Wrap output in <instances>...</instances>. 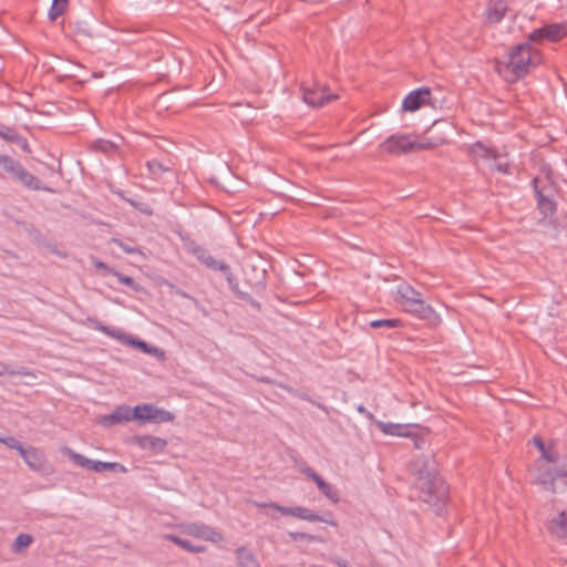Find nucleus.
<instances>
[{
  "label": "nucleus",
  "mask_w": 567,
  "mask_h": 567,
  "mask_svg": "<svg viewBox=\"0 0 567 567\" xmlns=\"http://www.w3.org/2000/svg\"><path fill=\"white\" fill-rule=\"evenodd\" d=\"M289 536L295 542H302V540L313 542V540L317 539V537L313 536V535H310V534H307V533H300V532H291V533H289Z\"/></svg>",
  "instance_id": "nucleus-47"
},
{
  "label": "nucleus",
  "mask_w": 567,
  "mask_h": 567,
  "mask_svg": "<svg viewBox=\"0 0 567 567\" xmlns=\"http://www.w3.org/2000/svg\"><path fill=\"white\" fill-rule=\"evenodd\" d=\"M549 530L558 536L567 535V515L566 512L559 513L557 517L550 520Z\"/></svg>",
  "instance_id": "nucleus-23"
},
{
  "label": "nucleus",
  "mask_w": 567,
  "mask_h": 567,
  "mask_svg": "<svg viewBox=\"0 0 567 567\" xmlns=\"http://www.w3.org/2000/svg\"><path fill=\"white\" fill-rule=\"evenodd\" d=\"M95 266H96V268H99V269H103V270H107V269H109V267L106 266V264H104V262H102V261H97V262L95 264Z\"/></svg>",
  "instance_id": "nucleus-59"
},
{
  "label": "nucleus",
  "mask_w": 567,
  "mask_h": 567,
  "mask_svg": "<svg viewBox=\"0 0 567 567\" xmlns=\"http://www.w3.org/2000/svg\"><path fill=\"white\" fill-rule=\"evenodd\" d=\"M32 542L33 537L30 534L21 533L16 537L11 549L13 553H21L23 549L28 548Z\"/></svg>",
  "instance_id": "nucleus-30"
},
{
  "label": "nucleus",
  "mask_w": 567,
  "mask_h": 567,
  "mask_svg": "<svg viewBox=\"0 0 567 567\" xmlns=\"http://www.w3.org/2000/svg\"><path fill=\"white\" fill-rule=\"evenodd\" d=\"M161 284H162V285L167 286V287L169 288V292H171V293H175V295L181 296V297H183V298H187V299H190V300L195 301V298H193L192 296H189V295H188L187 292H185L184 290H182V289L177 288L175 285L171 284L169 281H167V280L163 279Z\"/></svg>",
  "instance_id": "nucleus-45"
},
{
  "label": "nucleus",
  "mask_w": 567,
  "mask_h": 567,
  "mask_svg": "<svg viewBox=\"0 0 567 567\" xmlns=\"http://www.w3.org/2000/svg\"><path fill=\"white\" fill-rule=\"evenodd\" d=\"M236 557L238 560V567H259L254 553L246 547L237 548Z\"/></svg>",
  "instance_id": "nucleus-21"
},
{
  "label": "nucleus",
  "mask_w": 567,
  "mask_h": 567,
  "mask_svg": "<svg viewBox=\"0 0 567 567\" xmlns=\"http://www.w3.org/2000/svg\"><path fill=\"white\" fill-rule=\"evenodd\" d=\"M99 330L103 331L107 336H111L113 338H116V339L121 340L125 344H132L136 349L142 350V340L141 339L125 336L121 331H117L115 329L109 328V327L103 326V324L99 326Z\"/></svg>",
  "instance_id": "nucleus-20"
},
{
  "label": "nucleus",
  "mask_w": 567,
  "mask_h": 567,
  "mask_svg": "<svg viewBox=\"0 0 567 567\" xmlns=\"http://www.w3.org/2000/svg\"><path fill=\"white\" fill-rule=\"evenodd\" d=\"M14 375V374H20V372H16L13 370H10L7 365H1L0 367V375Z\"/></svg>",
  "instance_id": "nucleus-54"
},
{
  "label": "nucleus",
  "mask_w": 567,
  "mask_h": 567,
  "mask_svg": "<svg viewBox=\"0 0 567 567\" xmlns=\"http://www.w3.org/2000/svg\"><path fill=\"white\" fill-rule=\"evenodd\" d=\"M202 265L210 270L220 271L223 274L230 268L228 264L224 262L223 260L215 259L210 254L209 256L205 257Z\"/></svg>",
  "instance_id": "nucleus-33"
},
{
  "label": "nucleus",
  "mask_w": 567,
  "mask_h": 567,
  "mask_svg": "<svg viewBox=\"0 0 567 567\" xmlns=\"http://www.w3.org/2000/svg\"><path fill=\"white\" fill-rule=\"evenodd\" d=\"M536 481L539 485L543 486V488L550 491L553 493L556 492V476L551 467L540 471Z\"/></svg>",
  "instance_id": "nucleus-22"
},
{
  "label": "nucleus",
  "mask_w": 567,
  "mask_h": 567,
  "mask_svg": "<svg viewBox=\"0 0 567 567\" xmlns=\"http://www.w3.org/2000/svg\"><path fill=\"white\" fill-rule=\"evenodd\" d=\"M113 241H114L115 244H117L120 247H122L126 252H133V251H135V250H136L135 248H131V247L124 246V245L122 244V241H121V240H118V239H113Z\"/></svg>",
  "instance_id": "nucleus-57"
},
{
  "label": "nucleus",
  "mask_w": 567,
  "mask_h": 567,
  "mask_svg": "<svg viewBox=\"0 0 567 567\" xmlns=\"http://www.w3.org/2000/svg\"><path fill=\"white\" fill-rule=\"evenodd\" d=\"M182 530L183 533L189 536H194L205 540L216 542L221 538L219 533H217L214 528L205 524L192 523L183 525Z\"/></svg>",
  "instance_id": "nucleus-12"
},
{
  "label": "nucleus",
  "mask_w": 567,
  "mask_h": 567,
  "mask_svg": "<svg viewBox=\"0 0 567 567\" xmlns=\"http://www.w3.org/2000/svg\"><path fill=\"white\" fill-rule=\"evenodd\" d=\"M167 446V441L153 435H144V450L147 449L154 453H159Z\"/></svg>",
  "instance_id": "nucleus-25"
},
{
  "label": "nucleus",
  "mask_w": 567,
  "mask_h": 567,
  "mask_svg": "<svg viewBox=\"0 0 567 567\" xmlns=\"http://www.w3.org/2000/svg\"><path fill=\"white\" fill-rule=\"evenodd\" d=\"M495 168L502 173H507L508 172V165L505 163H497L495 164Z\"/></svg>",
  "instance_id": "nucleus-56"
},
{
  "label": "nucleus",
  "mask_w": 567,
  "mask_h": 567,
  "mask_svg": "<svg viewBox=\"0 0 567 567\" xmlns=\"http://www.w3.org/2000/svg\"><path fill=\"white\" fill-rule=\"evenodd\" d=\"M534 445L539 450L542 457L545 458L549 463H557L559 460V455L557 452L546 447L544 441L539 436L533 437Z\"/></svg>",
  "instance_id": "nucleus-24"
},
{
  "label": "nucleus",
  "mask_w": 567,
  "mask_h": 567,
  "mask_svg": "<svg viewBox=\"0 0 567 567\" xmlns=\"http://www.w3.org/2000/svg\"><path fill=\"white\" fill-rule=\"evenodd\" d=\"M4 439H6V436L0 433V443L3 444Z\"/></svg>",
  "instance_id": "nucleus-64"
},
{
  "label": "nucleus",
  "mask_w": 567,
  "mask_h": 567,
  "mask_svg": "<svg viewBox=\"0 0 567 567\" xmlns=\"http://www.w3.org/2000/svg\"><path fill=\"white\" fill-rule=\"evenodd\" d=\"M431 90L430 87L422 86L410 92L402 102V110L405 112H415L425 104H431Z\"/></svg>",
  "instance_id": "nucleus-7"
},
{
  "label": "nucleus",
  "mask_w": 567,
  "mask_h": 567,
  "mask_svg": "<svg viewBox=\"0 0 567 567\" xmlns=\"http://www.w3.org/2000/svg\"><path fill=\"white\" fill-rule=\"evenodd\" d=\"M12 143H16L22 151H24L27 153L31 152L27 138H24L23 136H21L19 134L14 137Z\"/></svg>",
  "instance_id": "nucleus-49"
},
{
  "label": "nucleus",
  "mask_w": 567,
  "mask_h": 567,
  "mask_svg": "<svg viewBox=\"0 0 567 567\" xmlns=\"http://www.w3.org/2000/svg\"><path fill=\"white\" fill-rule=\"evenodd\" d=\"M157 150L161 151L159 156H162L164 153L168 155V152L166 151L165 146L159 144L157 141L153 140L152 137H147V142H144V157L147 158H156L155 155Z\"/></svg>",
  "instance_id": "nucleus-26"
},
{
  "label": "nucleus",
  "mask_w": 567,
  "mask_h": 567,
  "mask_svg": "<svg viewBox=\"0 0 567 567\" xmlns=\"http://www.w3.org/2000/svg\"><path fill=\"white\" fill-rule=\"evenodd\" d=\"M412 144L414 145V152L417 151H425V150H432L437 147L439 145L443 144V140H435L432 141L427 137L421 138L420 141H413Z\"/></svg>",
  "instance_id": "nucleus-36"
},
{
  "label": "nucleus",
  "mask_w": 567,
  "mask_h": 567,
  "mask_svg": "<svg viewBox=\"0 0 567 567\" xmlns=\"http://www.w3.org/2000/svg\"><path fill=\"white\" fill-rule=\"evenodd\" d=\"M302 473L308 477V478H312V476L317 473L312 467H306L302 470Z\"/></svg>",
  "instance_id": "nucleus-55"
},
{
  "label": "nucleus",
  "mask_w": 567,
  "mask_h": 567,
  "mask_svg": "<svg viewBox=\"0 0 567 567\" xmlns=\"http://www.w3.org/2000/svg\"><path fill=\"white\" fill-rule=\"evenodd\" d=\"M538 52L529 42H522L512 48L504 59H496L495 69L508 83L523 79L532 65H537Z\"/></svg>",
  "instance_id": "nucleus-2"
},
{
  "label": "nucleus",
  "mask_w": 567,
  "mask_h": 567,
  "mask_svg": "<svg viewBox=\"0 0 567 567\" xmlns=\"http://www.w3.org/2000/svg\"><path fill=\"white\" fill-rule=\"evenodd\" d=\"M130 421L142 422V404H137L134 408L118 405L112 413L100 415L96 420L97 424L104 427L125 424Z\"/></svg>",
  "instance_id": "nucleus-3"
},
{
  "label": "nucleus",
  "mask_w": 567,
  "mask_h": 567,
  "mask_svg": "<svg viewBox=\"0 0 567 567\" xmlns=\"http://www.w3.org/2000/svg\"><path fill=\"white\" fill-rule=\"evenodd\" d=\"M3 444L9 449L17 450L19 454L21 453V450L24 449L22 443L13 436H6Z\"/></svg>",
  "instance_id": "nucleus-46"
},
{
  "label": "nucleus",
  "mask_w": 567,
  "mask_h": 567,
  "mask_svg": "<svg viewBox=\"0 0 567 567\" xmlns=\"http://www.w3.org/2000/svg\"><path fill=\"white\" fill-rule=\"evenodd\" d=\"M143 213H144V215H147V216H155V220L152 221V225L157 230H159L161 228H164V226H165V218L161 214V209L159 208H153V207H151L148 205L147 206L144 205Z\"/></svg>",
  "instance_id": "nucleus-34"
},
{
  "label": "nucleus",
  "mask_w": 567,
  "mask_h": 567,
  "mask_svg": "<svg viewBox=\"0 0 567 567\" xmlns=\"http://www.w3.org/2000/svg\"><path fill=\"white\" fill-rule=\"evenodd\" d=\"M258 506L274 508L285 516H295L308 522H322L332 526L337 525L336 522L332 519L331 514L319 515L303 506L288 507L279 505L277 503H260L258 504Z\"/></svg>",
  "instance_id": "nucleus-4"
},
{
  "label": "nucleus",
  "mask_w": 567,
  "mask_h": 567,
  "mask_svg": "<svg viewBox=\"0 0 567 567\" xmlns=\"http://www.w3.org/2000/svg\"><path fill=\"white\" fill-rule=\"evenodd\" d=\"M144 353L154 357L156 359V361H158V362H165V360H166V352L163 349H161L156 346L150 344L145 341H144Z\"/></svg>",
  "instance_id": "nucleus-38"
},
{
  "label": "nucleus",
  "mask_w": 567,
  "mask_h": 567,
  "mask_svg": "<svg viewBox=\"0 0 567 567\" xmlns=\"http://www.w3.org/2000/svg\"><path fill=\"white\" fill-rule=\"evenodd\" d=\"M133 441L142 446V436H134Z\"/></svg>",
  "instance_id": "nucleus-61"
},
{
  "label": "nucleus",
  "mask_w": 567,
  "mask_h": 567,
  "mask_svg": "<svg viewBox=\"0 0 567 567\" xmlns=\"http://www.w3.org/2000/svg\"><path fill=\"white\" fill-rule=\"evenodd\" d=\"M398 301L403 306L408 307L414 300L421 298V293L408 284L400 285L396 289Z\"/></svg>",
  "instance_id": "nucleus-17"
},
{
  "label": "nucleus",
  "mask_w": 567,
  "mask_h": 567,
  "mask_svg": "<svg viewBox=\"0 0 567 567\" xmlns=\"http://www.w3.org/2000/svg\"><path fill=\"white\" fill-rule=\"evenodd\" d=\"M472 151L474 153H478L482 157H493V158H496V154H494V152H492L491 150L486 148L481 142H477L475 143L473 146H472Z\"/></svg>",
  "instance_id": "nucleus-44"
},
{
  "label": "nucleus",
  "mask_w": 567,
  "mask_h": 567,
  "mask_svg": "<svg viewBox=\"0 0 567 567\" xmlns=\"http://www.w3.org/2000/svg\"><path fill=\"white\" fill-rule=\"evenodd\" d=\"M547 34V40L558 41L565 35V29L563 24L553 23L544 25Z\"/></svg>",
  "instance_id": "nucleus-32"
},
{
  "label": "nucleus",
  "mask_w": 567,
  "mask_h": 567,
  "mask_svg": "<svg viewBox=\"0 0 567 567\" xmlns=\"http://www.w3.org/2000/svg\"><path fill=\"white\" fill-rule=\"evenodd\" d=\"M165 539H168L173 542L174 544L178 545L183 549L189 551V553H199L204 550V547L200 545H194L190 540L183 539L175 535H165Z\"/></svg>",
  "instance_id": "nucleus-27"
},
{
  "label": "nucleus",
  "mask_w": 567,
  "mask_h": 567,
  "mask_svg": "<svg viewBox=\"0 0 567 567\" xmlns=\"http://www.w3.org/2000/svg\"><path fill=\"white\" fill-rule=\"evenodd\" d=\"M224 276L231 291L241 300V295H247V292H244L239 289L238 281L234 274L231 272V269L229 268L226 272H224Z\"/></svg>",
  "instance_id": "nucleus-39"
},
{
  "label": "nucleus",
  "mask_w": 567,
  "mask_h": 567,
  "mask_svg": "<svg viewBox=\"0 0 567 567\" xmlns=\"http://www.w3.org/2000/svg\"><path fill=\"white\" fill-rule=\"evenodd\" d=\"M69 456L70 458L79 466L81 467H85V468H89L91 470L92 468V464H93V460H90L87 457H85L84 455H81L79 453H75L74 451L72 450H69Z\"/></svg>",
  "instance_id": "nucleus-40"
},
{
  "label": "nucleus",
  "mask_w": 567,
  "mask_h": 567,
  "mask_svg": "<svg viewBox=\"0 0 567 567\" xmlns=\"http://www.w3.org/2000/svg\"><path fill=\"white\" fill-rule=\"evenodd\" d=\"M378 427L388 435L394 436H411V429L419 427L416 424H396L390 422H378Z\"/></svg>",
  "instance_id": "nucleus-14"
},
{
  "label": "nucleus",
  "mask_w": 567,
  "mask_h": 567,
  "mask_svg": "<svg viewBox=\"0 0 567 567\" xmlns=\"http://www.w3.org/2000/svg\"><path fill=\"white\" fill-rule=\"evenodd\" d=\"M317 487L328 499L332 503L337 504L340 501L339 492L333 488L329 483H327L323 478L318 482Z\"/></svg>",
  "instance_id": "nucleus-28"
},
{
  "label": "nucleus",
  "mask_w": 567,
  "mask_h": 567,
  "mask_svg": "<svg viewBox=\"0 0 567 567\" xmlns=\"http://www.w3.org/2000/svg\"><path fill=\"white\" fill-rule=\"evenodd\" d=\"M0 167L3 168L14 181L20 176L23 165L10 157L9 155H0Z\"/></svg>",
  "instance_id": "nucleus-18"
},
{
  "label": "nucleus",
  "mask_w": 567,
  "mask_h": 567,
  "mask_svg": "<svg viewBox=\"0 0 567 567\" xmlns=\"http://www.w3.org/2000/svg\"><path fill=\"white\" fill-rule=\"evenodd\" d=\"M92 471L96 473H101L104 471H120L125 472V467L115 462H102V461H93Z\"/></svg>",
  "instance_id": "nucleus-29"
},
{
  "label": "nucleus",
  "mask_w": 567,
  "mask_h": 567,
  "mask_svg": "<svg viewBox=\"0 0 567 567\" xmlns=\"http://www.w3.org/2000/svg\"><path fill=\"white\" fill-rule=\"evenodd\" d=\"M544 40H547V34L545 31V27L538 28L530 32L527 37V41L532 45L533 43H542Z\"/></svg>",
  "instance_id": "nucleus-41"
},
{
  "label": "nucleus",
  "mask_w": 567,
  "mask_h": 567,
  "mask_svg": "<svg viewBox=\"0 0 567 567\" xmlns=\"http://www.w3.org/2000/svg\"><path fill=\"white\" fill-rule=\"evenodd\" d=\"M171 164V159L165 153L162 156H158V158H147L146 167L148 171V177L154 181H158L163 174L172 171Z\"/></svg>",
  "instance_id": "nucleus-13"
},
{
  "label": "nucleus",
  "mask_w": 567,
  "mask_h": 567,
  "mask_svg": "<svg viewBox=\"0 0 567 567\" xmlns=\"http://www.w3.org/2000/svg\"><path fill=\"white\" fill-rule=\"evenodd\" d=\"M161 59H162V55H156L153 60H154L155 62H157V61H159Z\"/></svg>",
  "instance_id": "nucleus-63"
},
{
  "label": "nucleus",
  "mask_w": 567,
  "mask_h": 567,
  "mask_svg": "<svg viewBox=\"0 0 567 567\" xmlns=\"http://www.w3.org/2000/svg\"><path fill=\"white\" fill-rule=\"evenodd\" d=\"M404 309L417 318L426 321L430 326L435 327L441 322V318L435 312V310L430 305H426L421 298L414 300V302L408 307H404Z\"/></svg>",
  "instance_id": "nucleus-9"
},
{
  "label": "nucleus",
  "mask_w": 567,
  "mask_h": 567,
  "mask_svg": "<svg viewBox=\"0 0 567 567\" xmlns=\"http://www.w3.org/2000/svg\"><path fill=\"white\" fill-rule=\"evenodd\" d=\"M534 193L537 200V209L539 214L543 216V220L549 219L551 223V218L557 210V202L553 198L550 194L546 193L545 187H539V178L535 177L533 179Z\"/></svg>",
  "instance_id": "nucleus-6"
},
{
  "label": "nucleus",
  "mask_w": 567,
  "mask_h": 567,
  "mask_svg": "<svg viewBox=\"0 0 567 567\" xmlns=\"http://www.w3.org/2000/svg\"><path fill=\"white\" fill-rule=\"evenodd\" d=\"M334 563L338 565V567H348V563L343 559H337Z\"/></svg>",
  "instance_id": "nucleus-58"
},
{
  "label": "nucleus",
  "mask_w": 567,
  "mask_h": 567,
  "mask_svg": "<svg viewBox=\"0 0 567 567\" xmlns=\"http://www.w3.org/2000/svg\"><path fill=\"white\" fill-rule=\"evenodd\" d=\"M241 300L248 302L249 305H251V307H254L257 311L261 310L260 302L256 301L249 293L241 295Z\"/></svg>",
  "instance_id": "nucleus-51"
},
{
  "label": "nucleus",
  "mask_w": 567,
  "mask_h": 567,
  "mask_svg": "<svg viewBox=\"0 0 567 567\" xmlns=\"http://www.w3.org/2000/svg\"><path fill=\"white\" fill-rule=\"evenodd\" d=\"M155 74H156V76H164V75H166V74L162 71V69L156 70Z\"/></svg>",
  "instance_id": "nucleus-62"
},
{
  "label": "nucleus",
  "mask_w": 567,
  "mask_h": 567,
  "mask_svg": "<svg viewBox=\"0 0 567 567\" xmlns=\"http://www.w3.org/2000/svg\"><path fill=\"white\" fill-rule=\"evenodd\" d=\"M401 326L400 319H378L370 322V327L373 329H394Z\"/></svg>",
  "instance_id": "nucleus-35"
},
{
  "label": "nucleus",
  "mask_w": 567,
  "mask_h": 567,
  "mask_svg": "<svg viewBox=\"0 0 567 567\" xmlns=\"http://www.w3.org/2000/svg\"><path fill=\"white\" fill-rule=\"evenodd\" d=\"M507 10V6L504 0H492L487 9V19L492 23L499 22Z\"/></svg>",
  "instance_id": "nucleus-19"
},
{
  "label": "nucleus",
  "mask_w": 567,
  "mask_h": 567,
  "mask_svg": "<svg viewBox=\"0 0 567 567\" xmlns=\"http://www.w3.org/2000/svg\"><path fill=\"white\" fill-rule=\"evenodd\" d=\"M20 456L32 471L42 474L49 473V466L45 460V455L39 449L33 446L24 447L23 450H21Z\"/></svg>",
  "instance_id": "nucleus-8"
},
{
  "label": "nucleus",
  "mask_w": 567,
  "mask_h": 567,
  "mask_svg": "<svg viewBox=\"0 0 567 567\" xmlns=\"http://www.w3.org/2000/svg\"><path fill=\"white\" fill-rule=\"evenodd\" d=\"M74 34L79 38L90 39L92 38V32L89 23L86 21H75L73 23Z\"/></svg>",
  "instance_id": "nucleus-37"
},
{
  "label": "nucleus",
  "mask_w": 567,
  "mask_h": 567,
  "mask_svg": "<svg viewBox=\"0 0 567 567\" xmlns=\"http://www.w3.org/2000/svg\"><path fill=\"white\" fill-rule=\"evenodd\" d=\"M303 101L311 106H322L326 103L336 100L337 94H328L327 87L320 90L310 86L301 85Z\"/></svg>",
  "instance_id": "nucleus-10"
},
{
  "label": "nucleus",
  "mask_w": 567,
  "mask_h": 567,
  "mask_svg": "<svg viewBox=\"0 0 567 567\" xmlns=\"http://www.w3.org/2000/svg\"><path fill=\"white\" fill-rule=\"evenodd\" d=\"M410 437L413 440L415 449L420 450L425 444V441L421 436H419L417 434H415L413 432H412V435Z\"/></svg>",
  "instance_id": "nucleus-52"
},
{
  "label": "nucleus",
  "mask_w": 567,
  "mask_h": 567,
  "mask_svg": "<svg viewBox=\"0 0 567 567\" xmlns=\"http://www.w3.org/2000/svg\"><path fill=\"white\" fill-rule=\"evenodd\" d=\"M413 472L416 475L420 498L434 507L437 515H441L449 495V486L439 476L435 467L425 457L419 458L413 464Z\"/></svg>",
  "instance_id": "nucleus-1"
},
{
  "label": "nucleus",
  "mask_w": 567,
  "mask_h": 567,
  "mask_svg": "<svg viewBox=\"0 0 567 567\" xmlns=\"http://www.w3.org/2000/svg\"><path fill=\"white\" fill-rule=\"evenodd\" d=\"M181 239L183 241L184 249L193 255L200 264L204 262L205 257L209 256L207 249L198 245L194 239H192L188 235H182Z\"/></svg>",
  "instance_id": "nucleus-16"
},
{
  "label": "nucleus",
  "mask_w": 567,
  "mask_h": 567,
  "mask_svg": "<svg viewBox=\"0 0 567 567\" xmlns=\"http://www.w3.org/2000/svg\"><path fill=\"white\" fill-rule=\"evenodd\" d=\"M554 471V474L556 476V481L557 480H567V465L564 464L561 466H555L551 468Z\"/></svg>",
  "instance_id": "nucleus-50"
},
{
  "label": "nucleus",
  "mask_w": 567,
  "mask_h": 567,
  "mask_svg": "<svg viewBox=\"0 0 567 567\" xmlns=\"http://www.w3.org/2000/svg\"><path fill=\"white\" fill-rule=\"evenodd\" d=\"M321 480H322V477H321L318 473H316V474L312 476V478H311V481H313V482L316 483V485H317V484H318V482H320Z\"/></svg>",
  "instance_id": "nucleus-60"
},
{
  "label": "nucleus",
  "mask_w": 567,
  "mask_h": 567,
  "mask_svg": "<svg viewBox=\"0 0 567 567\" xmlns=\"http://www.w3.org/2000/svg\"><path fill=\"white\" fill-rule=\"evenodd\" d=\"M379 151L390 155H402L414 152V145L408 134H393L379 145Z\"/></svg>",
  "instance_id": "nucleus-5"
},
{
  "label": "nucleus",
  "mask_w": 567,
  "mask_h": 567,
  "mask_svg": "<svg viewBox=\"0 0 567 567\" xmlns=\"http://www.w3.org/2000/svg\"><path fill=\"white\" fill-rule=\"evenodd\" d=\"M69 0H53L48 12L50 21H55L60 16H62L66 9Z\"/></svg>",
  "instance_id": "nucleus-31"
},
{
  "label": "nucleus",
  "mask_w": 567,
  "mask_h": 567,
  "mask_svg": "<svg viewBox=\"0 0 567 567\" xmlns=\"http://www.w3.org/2000/svg\"><path fill=\"white\" fill-rule=\"evenodd\" d=\"M17 135H18V133L16 132L14 128H12L10 126H7V125L1 123V125H0V136L3 140L12 143Z\"/></svg>",
  "instance_id": "nucleus-43"
},
{
  "label": "nucleus",
  "mask_w": 567,
  "mask_h": 567,
  "mask_svg": "<svg viewBox=\"0 0 567 567\" xmlns=\"http://www.w3.org/2000/svg\"><path fill=\"white\" fill-rule=\"evenodd\" d=\"M117 277H118V281L124 284V285L133 286V284H134V280L131 277H128V276H125V275H122V274H117Z\"/></svg>",
  "instance_id": "nucleus-53"
},
{
  "label": "nucleus",
  "mask_w": 567,
  "mask_h": 567,
  "mask_svg": "<svg viewBox=\"0 0 567 567\" xmlns=\"http://www.w3.org/2000/svg\"><path fill=\"white\" fill-rule=\"evenodd\" d=\"M175 414L163 408H158L151 403H144V424L146 423H166L175 420Z\"/></svg>",
  "instance_id": "nucleus-11"
},
{
  "label": "nucleus",
  "mask_w": 567,
  "mask_h": 567,
  "mask_svg": "<svg viewBox=\"0 0 567 567\" xmlns=\"http://www.w3.org/2000/svg\"><path fill=\"white\" fill-rule=\"evenodd\" d=\"M21 183L24 187L31 190H44L48 193H53L54 190L51 187L43 186L41 181L28 172L25 168L21 171L20 176L16 179Z\"/></svg>",
  "instance_id": "nucleus-15"
},
{
  "label": "nucleus",
  "mask_w": 567,
  "mask_h": 567,
  "mask_svg": "<svg viewBox=\"0 0 567 567\" xmlns=\"http://www.w3.org/2000/svg\"><path fill=\"white\" fill-rule=\"evenodd\" d=\"M117 145L107 140H97L93 143V148L103 153H109L115 150Z\"/></svg>",
  "instance_id": "nucleus-42"
},
{
  "label": "nucleus",
  "mask_w": 567,
  "mask_h": 567,
  "mask_svg": "<svg viewBox=\"0 0 567 567\" xmlns=\"http://www.w3.org/2000/svg\"><path fill=\"white\" fill-rule=\"evenodd\" d=\"M258 277L259 278L254 284V288L257 292H260L266 289V271L261 270Z\"/></svg>",
  "instance_id": "nucleus-48"
}]
</instances>
